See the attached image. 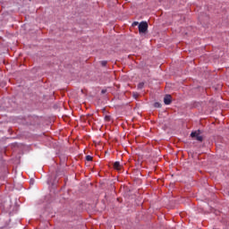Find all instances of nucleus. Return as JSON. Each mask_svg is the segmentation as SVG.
<instances>
[{"label":"nucleus","instance_id":"f257e3e1","mask_svg":"<svg viewBox=\"0 0 229 229\" xmlns=\"http://www.w3.org/2000/svg\"><path fill=\"white\" fill-rule=\"evenodd\" d=\"M191 139H196L199 142H203V136L199 135V131H192L191 133Z\"/></svg>","mask_w":229,"mask_h":229},{"label":"nucleus","instance_id":"f03ea898","mask_svg":"<svg viewBox=\"0 0 229 229\" xmlns=\"http://www.w3.org/2000/svg\"><path fill=\"white\" fill-rule=\"evenodd\" d=\"M139 31L140 33H146V31H148V22L141 21L139 24Z\"/></svg>","mask_w":229,"mask_h":229},{"label":"nucleus","instance_id":"7ed1b4c3","mask_svg":"<svg viewBox=\"0 0 229 229\" xmlns=\"http://www.w3.org/2000/svg\"><path fill=\"white\" fill-rule=\"evenodd\" d=\"M164 103H165V105H169L170 103H172V97H171V95H165V96Z\"/></svg>","mask_w":229,"mask_h":229},{"label":"nucleus","instance_id":"20e7f679","mask_svg":"<svg viewBox=\"0 0 229 229\" xmlns=\"http://www.w3.org/2000/svg\"><path fill=\"white\" fill-rule=\"evenodd\" d=\"M114 169H116V171H121V169H123V165H121L119 161L114 163Z\"/></svg>","mask_w":229,"mask_h":229},{"label":"nucleus","instance_id":"39448f33","mask_svg":"<svg viewBox=\"0 0 229 229\" xmlns=\"http://www.w3.org/2000/svg\"><path fill=\"white\" fill-rule=\"evenodd\" d=\"M154 106H155V108H162V104H160V103H158V102H156V103L154 104Z\"/></svg>","mask_w":229,"mask_h":229},{"label":"nucleus","instance_id":"423d86ee","mask_svg":"<svg viewBox=\"0 0 229 229\" xmlns=\"http://www.w3.org/2000/svg\"><path fill=\"white\" fill-rule=\"evenodd\" d=\"M138 89H144V82H140L138 84Z\"/></svg>","mask_w":229,"mask_h":229},{"label":"nucleus","instance_id":"0eeeda50","mask_svg":"<svg viewBox=\"0 0 229 229\" xmlns=\"http://www.w3.org/2000/svg\"><path fill=\"white\" fill-rule=\"evenodd\" d=\"M86 160L88 162H92V156H86Z\"/></svg>","mask_w":229,"mask_h":229},{"label":"nucleus","instance_id":"6e6552de","mask_svg":"<svg viewBox=\"0 0 229 229\" xmlns=\"http://www.w3.org/2000/svg\"><path fill=\"white\" fill-rule=\"evenodd\" d=\"M100 64H101V66H102V67H106V64H108V62H106V61H101Z\"/></svg>","mask_w":229,"mask_h":229},{"label":"nucleus","instance_id":"1a4fd4ad","mask_svg":"<svg viewBox=\"0 0 229 229\" xmlns=\"http://www.w3.org/2000/svg\"><path fill=\"white\" fill-rule=\"evenodd\" d=\"M105 119H106V121H110V116L106 115V116L105 117Z\"/></svg>","mask_w":229,"mask_h":229},{"label":"nucleus","instance_id":"9d476101","mask_svg":"<svg viewBox=\"0 0 229 229\" xmlns=\"http://www.w3.org/2000/svg\"><path fill=\"white\" fill-rule=\"evenodd\" d=\"M101 93H102V94H106V89H102V90H101Z\"/></svg>","mask_w":229,"mask_h":229},{"label":"nucleus","instance_id":"9b49d317","mask_svg":"<svg viewBox=\"0 0 229 229\" xmlns=\"http://www.w3.org/2000/svg\"><path fill=\"white\" fill-rule=\"evenodd\" d=\"M137 24H139V22H137V21L133 22V26H137Z\"/></svg>","mask_w":229,"mask_h":229},{"label":"nucleus","instance_id":"f8f14e48","mask_svg":"<svg viewBox=\"0 0 229 229\" xmlns=\"http://www.w3.org/2000/svg\"><path fill=\"white\" fill-rule=\"evenodd\" d=\"M134 98H137V95H136V94H134Z\"/></svg>","mask_w":229,"mask_h":229}]
</instances>
